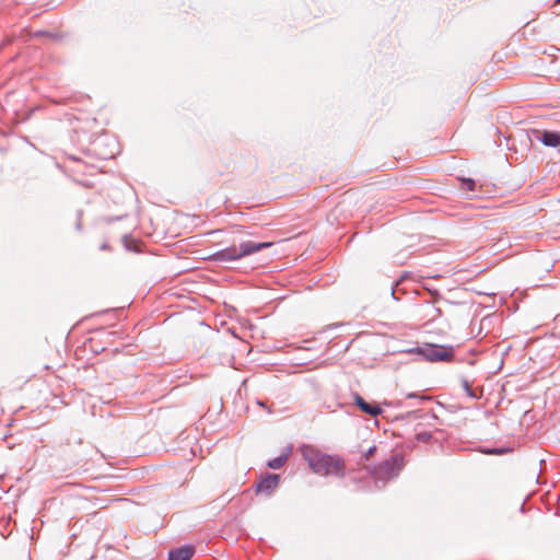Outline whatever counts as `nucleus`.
<instances>
[{"instance_id": "7", "label": "nucleus", "mask_w": 560, "mask_h": 560, "mask_svg": "<svg viewBox=\"0 0 560 560\" xmlns=\"http://www.w3.org/2000/svg\"><path fill=\"white\" fill-rule=\"evenodd\" d=\"M354 405L364 413L376 417L383 412L380 405L366 401L360 394H353Z\"/></svg>"}, {"instance_id": "14", "label": "nucleus", "mask_w": 560, "mask_h": 560, "mask_svg": "<svg viewBox=\"0 0 560 560\" xmlns=\"http://www.w3.org/2000/svg\"><path fill=\"white\" fill-rule=\"evenodd\" d=\"M476 182L472 178H464L463 179V188L469 191H475L476 189Z\"/></svg>"}, {"instance_id": "6", "label": "nucleus", "mask_w": 560, "mask_h": 560, "mask_svg": "<svg viewBox=\"0 0 560 560\" xmlns=\"http://www.w3.org/2000/svg\"><path fill=\"white\" fill-rule=\"evenodd\" d=\"M535 139L546 147H560V131L556 130H536Z\"/></svg>"}, {"instance_id": "1", "label": "nucleus", "mask_w": 560, "mask_h": 560, "mask_svg": "<svg viewBox=\"0 0 560 560\" xmlns=\"http://www.w3.org/2000/svg\"><path fill=\"white\" fill-rule=\"evenodd\" d=\"M301 453L314 474L319 476H345L346 464L340 456L325 454L312 445H303Z\"/></svg>"}, {"instance_id": "13", "label": "nucleus", "mask_w": 560, "mask_h": 560, "mask_svg": "<svg viewBox=\"0 0 560 560\" xmlns=\"http://www.w3.org/2000/svg\"><path fill=\"white\" fill-rule=\"evenodd\" d=\"M462 386L464 388V390L466 392V394L471 397V398H478V396L475 394L474 389L471 388L468 380L466 378H463L462 380Z\"/></svg>"}, {"instance_id": "16", "label": "nucleus", "mask_w": 560, "mask_h": 560, "mask_svg": "<svg viewBox=\"0 0 560 560\" xmlns=\"http://www.w3.org/2000/svg\"><path fill=\"white\" fill-rule=\"evenodd\" d=\"M375 452H376V446L373 445V446L369 447V450L366 452H364L363 458L365 460H369L375 454Z\"/></svg>"}, {"instance_id": "4", "label": "nucleus", "mask_w": 560, "mask_h": 560, "mask_svg": "<svg viewBox=\"0 0 560 560\" xmlns=\"http://www.w3.org/2000/svg\"><path fill=\"white\" fill-rule=\"evenodd\" d=\"M410 353H417L429 362H448L454 358V348L452 346H441L425 343L409 350Z\"/></svg>"}, {"instance_id": "10", "label": "nucleus", "mask_w": 560, "mask_h": 560, "mask_svg": "<svg viewBox=\"0 0 560 560\" xmlns=\"http://www.w3.org/2000/svg\"><path fill=\"white\" fill-rule=\"evenodd\" d=\"M406 279V276H401L398 280L394 282V284L390 288V294L394 300L399 301V296L397 295L398 292H400L399 285L400 283Z\"/></svg>"}, {"instance_id": "5", "label": "nucleus", "mask_w": 560, "mask_h": 560, "mask_svg": "<svg viewBox=\"0 0 560 560\" xmlns=\"http://www.w3.org/2000/svg\"><path fill=\"white\" fill-rule=\"evenodd\" d=\"M280 482V476L277 474H266L262 476L255 486V492L257 494H264L270 497L278 488Z\"/></svg>"}, {"instance_id": "2", "label": "nucleus", "mask_w": 560, "mask_h": 560, "mask_svg": "<svg viewBox=\"0 0 560 560\" xmlns=\"http://www.w3.org/2000/svg\"><path fill=\"white\" fill-rule=\"evenodd\" d=\"M272 246L271 242H253L245 241L240 245H232L230 247L214 252L210 256V260L214 262H231L238 260L243 257L256 254L262 249Z\"/></svg>"}, {"instance_id": "15", "label": "nucleus", "mask_w": 560, "mask_h": 560, "mask_svg": "<svg viewBox=\"0 0 560 560\" xmlns=\"http://www.w3.org/2000/svg\"><path fill=\"white\" fill-rule=\"evenodd\" d=\"M432 439V434L430 432H420L417 434V440L419 442L427 443Z\"/></svg>"}, {"instance_id": "20", "label": "nucleus", "mask_w": 560, "mask_h": 560, "mask_svg": "<svg viewBox=\"0 0 560 560\" xmlns=\"http://www.w3.org/2000/svg\"><path fill=\"white\" fill-rule=\"evenodd\" d=\"M35 35L44 36V35H46V33H44V32H38V33H36Z\"/></svg>"}, {"instance_id": "19", "label": "nucleus", "mask_w": 560, "mask_h": 560, "mask_svg": "<svg viewBox=\"0 0 560 560\" xmlns=\"http://www.w3.org/2000/svg\"><path fill=\"white\" fill-rule=\"evenodd\" d=\"M82 229V224H81V221L79 220L78 223H77V230H81Z\"/></svg>"}, {"instance_id": "8", "label": "nucleus", "mask_w": 560, "mask_h": 560, "mask_svg": "<svg viewBox=\"0 0 560 560\" xmlns=\"http://www.w3.org/2000/svg\"><path fill=\"white\" fill-rule=\"evenodd\" d=\"M195 553V547L185 545L168 551V560H190Z\"/></svg>"}, {"instance_id": "3", "label": "nucleus", "mask_w": 560, "mask_h": 560, "mask_svg": "<svg viewBox=\"0 0 560 560\" xmlns=\"http://www.w3.org/2000/svg\"><path fill=\"white\" fill-rule=\"evenodd\" d=\"M404 466V457L400 454H394L389 458L369 469L373 478L374 489H383L387 481L398 477Z\"/></svg>"}, {"instance_id": "9", "label": "nucleus", "mask_w": 560, "mask_h": 560, "mask_svg": "<svg viewBox=\"0 0 560 560\" xmlns=\"http://www.w3.org/2000/svg\"><path fill=\"white\" fill-rule=\"evenodd\" d=\"M287 460H288V454L283 453V454H280L279 456L268 460L267 467H269L270 469H280L282 466H284Z\"/></svg>"}, {"instance_id": "18", "label": "nucleus", "mask_w": 560, "mask_h": 560, "mask_svg": "<svg viewBox=\"0 0 560 560\" xmlns=\"http://www.w3.org/2000/svg\"><path fill=\"white\" fill-rule=\"evenodd\" d=\"M100 249H101V250H107V249H109V245H108L106 242H104V243L100 246Z\"/></svg>"}, {"instance_id": "12", "label": "nucleus", "mask_w": 560, "mask_h": 560, "mask_svg": "<svg viewBox=\"0 0 560 560\" xmlns=\"http://www.w3.org/2000/svg\"><path fill=\"white\" fill-rule=\"evenodd\" d=\"M122 241H124V245H125L127 250H130V252H137L138 250L137 249V244H136L135 240H131L127 235H125Z\"/></svg>"}, {"instance_id": "21", "label": "nucleus", "mask_w": 560, "mask_h": 560, "mask_svg": "<svg viewBox=\"0 0 560 560\" xmlns=\"http://www.w3.org/2000/svg\"><path fill=\"white\" fill-rule=\"evenodd\" d=\"M114 154H115V152H114V151H112V152L109 153L108 158H112Z\"/></svg>"}, {"instance_id": "11", "label": "nucleus", "mask_w": 560, "mask_h": 560, "mask_svg": "<svg viewBox=\"0 0 560 560\" xmlns=\"http://www.w3.org/2000/svg\"><path fill=\"white\" fill-rule=\"evenodd\" d=\"M406 398H408V399H417L419 404H421V402H423L425 400L431 399L429 396H425L423 394L416 393V392H410V393L406 394Z\"/></svg>"}, {"instance_id": "22", "label": "nucleus", "mask_w": 560, "mask_h": 560, "mask_svg": "<svg viewBox=\"0 0 560 560\" xmlns=\"http://www.w3.org/2000/svg\"><path fill=\"white\" fill-rule=\"evenodd\" d=\"M557 3H560V0H557Z\"/></svg>"}, {"instance_id": "17", "label": "nucleus", "mask_w": 560, "mask_h": 560, "mask_svg": "<svg viewBox=\"0 0 560 560\" xmlns=\"http://www.w3.org/2000/svg\"><path fill=\"white\" fill-rule=\"evenodd\" d=\"M486 454H490V455H501V454H504L505 453V450L504 448H489L487 451H485Z\"/></svg>"}]
</instances>
